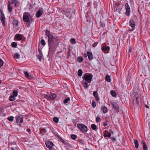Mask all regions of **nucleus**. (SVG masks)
<instances>
[{
  "label": "nucleus",
  "mask_w": 150,
  "mask_h": 150,
  "mask_svg": "<svg viewBox=\"0 0 150 150\" xmlns=\"http://www.w3.org/2000/svg\"><path fill=\"white\" fill-rule=\"evenodd\" d=\"M93 77V75L90 73H86L83 76V79L85 81L82 82V84L85 88H88V83H91Z\"/></svg>",
  "instance_id": "f257e3e1"
},
{
  "label": "nucleus",
  "mask_w": 150,
  "mask_h": 150,
  "mask_svg": "<svg viewBox=\"0 0 150 150\" xmlns=\"http://www.w3.org/2000/svg\"><path fill=\"white\" fill-rule=\"evenodd\" d=\"M48 37V42L49 48H55L57 45V39L51 34L49 35Z\"/></svg>",
  "instance_id": "f03ea898"
},
{
  "label": "nucleus",
  "mask_w": 150,
  "mask_h": 150,
  "mask_svg": "<svg viewBox=\"0 0 150 150\" xmlns=\"http://www.w3.org/2000/svg\"><path fill=\"white\" fill-rule=\"evenodd\" d=\"M77 127L82 133H86L88 131L87 127L83 124H78Z\"/></svg>",
  "instance_id": "7ed1b4c3"
},
{
  "label": "nucleus",
  "mask_w": 150,
  "mask_h": 150,
  "mask_svg": "<svg viewBox=\"0 0 150 150\" xmlns=\"http://www.w3.org/2000/svg\"><path fill=\"white\" fill-rule=\"evenodd\" d=\"M57 97V95L53 93H50L49 95H44V97L47 99L50 100H53L55 99Z\"/></svg>",
  "instance_id": "20e7f679"
},
{
  "label": "nucleus",
  "mask_w": 150,
  "mask_h": 150,
  "mask_svg": "<svg viewBox=\"0 0 150 150\" xmlns=\"http://www.w3.org/2000/svg\"><path fill=\"white\" fill-rule=\"evenodd\" d=\"M129 25L132 28V29L129 30V31H131L134 30L135 27V22L133 20H131L129 22Z\"/></svg>",
  "instance_id": "39448f33"
},
{
  "label": "nucleus",
  "mask_w": 150,
  "mask_h": 150,
  "mask_svg": "<svg viewBox=\"0 0 150 150\" xmlns=\"http://www.w3.org/2000/svg\"><path fill=\"white\" fill-rule=\"evenodd\" d=\"M125 9L126 11L125 12L126 15L128 16L130 14V8L128 3H126L125 4Z\"/></svg>",
  "instance_id": "423d86ee"
},
{
  "label": "nucleus",
  "mask_w": 150,
  "mask_h": 150,
  "mask_svg": "<svg viewBox=\"0 0 150 150\" xmlns=\"http://www.w3.org/2000/svg\"><path fill=\"white\" fill-rule=\"evenodd\" d=\"M23 20L24 21L28 22L29 21V18L28 13H25L23 14Z\"/></svg>",
  "instance_id": "0eeeda50"
},
{
  "label": "nucleus",
  "mask_w": 150,
  "mask_h": 150,
  "mask_svg": "<svg viewBox=\"0 0 150 150\" xmlns=\"http://www.w3.org/2000/svg\"><path fill=\"white\" fill-rule=\"evenodd\" d=\"M45 144L46 146L50 149L52 148L53 146V144L52 142L50 141H47L45 142Z\"/></svg>",
  "instance_id": "6e6552de"
},
{
  "label": "nucleus",
  "mask_w": 150,
  "mask_h": 150,
  "mask_svg": "<svg viewBox=\"0 0 150 150\" xmlns=\"http://www.w3.org/2000/svg\"><path fill=\"white\" fill-rule=\"evenodd\" d=\"M112 107L115 109L118 110L119 109V107L118 104L115 102H111Z\"/></svg>",
  "instance_id": "1a4fd4ad"
},
{
  "label": "nucleus",
  "mask_w": 150,
  "mask_h": 150,
  "mask_svg": "<svg viewBox=\"0 0 150 150\" xmlns=\"http://www.w3.org/2000/svg\"><path fill=\"white\" fill-rule=\"evenodd\" d=\"M25 76L26 78L28 79H32L33 77V75L31 74H29L27 72L25 71L24 73Z\"/></svg>",
  "instance_id": "9d476101"
},
{
  "label": "nucleus",
  "mask_w": 150,
  "mask_h": 150,
  "mask_svg": "<svg viewBox=\"0 0 150 150\" xmlns=\"http://www.w3.org/2000/svg\"><path fill=\"white\" fill-rule=\"evenodd\" d=\"M13 9V8L11 6V2L10 1H8V11L11 13Z\"/></svg>",
  "instance_id": "9b49d317"
},
{
  "label": "nucleus",
  "mask_w": 150,
  "mask_h": 150,
  "mask_svg": "<svg viewBox=\"0 0 150 150\" xmlns=\"http://www.w3.org/2000/svg\"><path fill=\"white\" fill-rule=\"evenodd\" d=\"M93 95L95 98L96 100V101H98L99 100L98 93L97 91H94L93 93Z\"/></svg>",
  "instance_id": "f8f14e48"
},
{
  "label": "nucleus",
  "mask_w": 150,
  "mask_h": 150,
  "mask_svg": "<svg viewBox=\"0 0 150 150\" xmlns=\"http://www.w3.org/2000/svg\"><path fill=\"white\" fill-rule=\"evenodd\" d=\"M43 13V10H39L37 12L36 15V16L38 18L40 17Z\"/></svg>",
  "instance_id": "ddd939ff"
},
{
  "label": "nucleus",
  "mask_w": 150,
  "mask_h": 150,
  "mask_svg": "<svg viewBox=\"0 0 150 150\" xmlns=\"http://www.w3.org/2000/svg\"><path fill=\"white\" fill-rule=\"evenodd\" d=\"M108 131L105 130V133L103 134V136L104 137H110L111 136V133H108Z\"/></svg>",
  "instance_id": "4468645a"
},
{
  "label": "nucleus",
  "mask_w": 150,
  "mask_h": 150,
  "mask_svg": "<svg viewBox=\"0 0 150 150\" xmlns=\"http://www.w3.org/2000/svg\"><path fill=\"white\" fill-rule=\"evenodd\" d=\"M87 53L88 56V59L90 60H92L93 59V56L92 52H87Z\"/></svg>",
  "instance_id": "2eb2a0df"
},
{
  "label": "nucleus",
  "mask_w": 150,
  "mask_h": 150,
  "mask_svg": "<svg viewBox=\"0 0 150 150\" xmlns=\"http://www.w3.org/2000/svg\"><path fill=\"white\" fill-rule=\"evenodd\" d=\"M101 110L104 113H106L108 111L107 108L105 106H102L101 108Z\"/></svg>",
  "instance_id": "dca6fc26"
},
{
  "label": "nucleus",
  "mask_w": 150,
  "mask_h": 150,
  "mask_svg": "<svg viewBox=\"0 0 150 150\" xmlns=\"http://www.w3.org/2000/svg\"><path fill=\"white\" fill-rule=\"evenodd\" d=\"M102 50L103 51H108L110 50V47L108 46H106V47L103 46L101 48Z\"/></svg>",
  "instance_id": "f3484780"
},
{
  "label": "nucleus",
  "mask_w": 150,
  "mask_h": 150,
  "mask_svg": "<svg viewBox=\"0 0 150 150\" xmlns=\"http://www.w3.org/2000/svg\"><path fill=\"white\" fill-rule=\"evenodd\" d=\"M0 20L2 22L3 25L4 26H5L6 25L5 23V21H6L5 18H0Z\"/></svg>",
  "instance_id": "a211bd4d"
},
{
  "label": "nucleus",
  "mask_w": 150,
  "mask_h": 150,
  "mask_svg": "<svg viewBox=\"0 0 150 150\" xmlns=\"http://www.w3.org/2000/svg\"><path fill=\"white\" fill-rule=\"evenodd\" d=\"M105 80L108 82H110L111 81L110 76L108 75H107L105 78Z\"/></svg>",
  "instance_id": "6ab92c4d"
},
{
  "label": "nucleus",
  "mask_w": 150,
  "mask_h": 150,
  "mask_svg": "<svg viewBox=\"0 0 150 150\" xmlns=\"http://www.w3.org/2000/svg\"><path fill=\"white\" fill-rule=\"evenodd\" d=\"M0 18H5L4 13H3L1 9L0 10Z\"/></svg>",
  "instance_id": "aec40b11"
},
{
  "label": "nucleus",
  "mask_w": 150,
  "mask_h": 150,
  "mask_svg": "<svg viewBox=\"0 0 150 150\" xmlns=\"http://www.w3.org/2000/svg\"><path fill=\"white\" fill-rule=\"evenodd\" d=\"M15 97L11 95L9 97V100L11 101H13L15 99Z\"/></svg>",
  "instance_id": "412c9836"
},
{
  "label": "nucleus",
  "mask_w": 150,
  "mask_h": 150,
  "mask_svg": "<svg viewBox=\"0 0 150 150\" xmlns=\"http://www.w3.org/2000/svg\"><path fill=\"white\" fill-rule=\"evenodd\" d=\"M143 142V148L144 150H147V146L146 144L143 141L142 142Z\"/></svg>",
  "instance_id": "4be33fe9"
},
{
  "label": "nucleus",
  "mask_w": 150,
  "mask_h": 150,
  "mask_svg": "<svg viewBox=\"0 0 150 150\" xmlns=\"http://www.w3.org/2000/svg\"><path fill=\"white\" fill-rule=\"evenodd\" d=\"M134 143L135 144V147L136 148H138L139 147V144L138 141L137 140H135L134 141Z\"/></svg>",
  "instance_id": "5701e85b"
},
{
  "label": "nucleus",
  "mask_w": 150,
  "mask_h": 150,
  "mask_svg": "<svg viewBox=\"0 0 150 150\" xmlns=\"http://www.w3.org/2000/svg\"><path fill=\"white\" fill-rule=\"evenodd\" d=\"M110 93L112 96L114 97H115L117 95L115 92L113 90L111 91L110 92Z\"/></svg>",
  "instance_id": "b1692460"
},
{
  "label": "nucleus",
  "mask_w": 150,
  "mask_h": 150,
  "mask_svg": "<svg viewBox=\"0 0 150 150\" xmlns=\"http://www.w3.org/2000/svg\"><path fill=\"white\" fill-rule=\"evenodd\" d=\"M70 42L72 44H75L76 42V40L74 38H72L70 40Z\"/></svg>",
  "instance_id": "393cba45"
},
{
  "label": "nucleus",
  "mask_w": 150,
  "mask_h": 150,
  "mask_svg": "<svg viewBox=\"0 0 150 150\" xmlns=\"http://www.w3.org/2000/svg\"><path fill=\"white\" fill-rule=\"evenodd\" d=\"M92 129L94 130H96L97 129L96 126L94 124H92L91 126Z\"/></svg>",
  "instance_id": "a878e982"
},
{
  "label": "nucleus",
  "mask_w": 150,
  "mask_h": 150,
  "mask_svg": "<svg viewBox=\"0 0 150 150\" xmlns=\"http://www.w3.org/2000/svg\"><path fill=\"white\" fill-rule=\"evenodd\" d=\"M13 24L14 25L17 26L18 25V20L13 19Z\"/></svg>",
  "instance_id": "bb28decb"
},
{
  "label": "nucleus",
  "mask_w": 150,
  "mask_h": 150,
  "mask_svg": "<svg viewBox=\"0 0 150 150\" xmlns=\"http://www.w3.org/2000/svg\"><path fill=\"white\" fill-rule=\"evenodd\" d=\"M82 73L83 72L82 71L81 69H79L78 70V75L79 76H81L82 75Z\"/></svg>",
  "instance_id": "cd10ccee"
},
{
  "label": "nucleus",
  "mask_w": 150,
  "mask_h": 150,
  "mask_svg": "<svg viewBox=\"0 0 150 150\" xmlns=\"http://www.w3.org/2000/svg\"><path fill=\"white\" fill-rule=\"evenodd\" d=\"M14 58L16 59L19 58V54L18 53H16L14 54Z\"/></svg>",
  "instance_id": "c85d7f7f"
},
{
  "label": "nucleus",
  "mask_w": 150,
  "mask_h": 150,
  "mask_svg": "<svg viewBox=\"0 0 150 150\" xmlns=\"http://www.w3.org/2000/svg\"><path fill=\"white\" fill-rule=\"evenodd\" d=\"M71 137L72 139L75 140L76 138H77V137L76 135L75 134H72L71 135Z\"/></svg>",
  "instance_id": "c756f323"
},
{
  "label": "nucleus",
  "mask_w": 150,
  "mask_h": 150,
  "mask_svg": "<svg viewBox=\"0 0 150 150\" xmlns=\"http://www.w3.org/2000/svg\"><path fill=\"white\" fill-rule=\"evenodd\" d=\"M77 60L79 62H81L83 61V59L82 57H79L78 58Z\"/></svg>",
  "instance_id": "7c9ffc66"
},
{
  "label": "nucleus",
  "mask_w": 150,
  "mask_h": 150,
  "mask_svg": "<svg viewBox=\"0 0 150 150\" xmlns=\"http://www.w3.org/2000/svg\"><path fill=\"white\" fill-rule=\"evenodd\" d=\"M53 121L55 123H57L58 122L59 119L58 118L56 117H54L53 119Z\"/></svg>",
  "instance_id": "2f4dec72"
},
{
  "label": "nucleus",
  "mask_w": 150,
  "mask_h": 150,
  "mask_svg": "<svg viewBox=\"0 0 150 150\" xmlns=\"http://www.w3.org/2000/svg\"><path fill=\"white\" fill-rule=\"evenodd\" d=\"M17 45L16 43L15 42H13L11 43V46L13 47H16Z\"/></svg>",
  "instance_id": "473e14b6"
},
{
  "label": "nucleus",
  "mask_w": 150,
  "mask_h": 150,
  "mask_svg": "<svg viewBox=\"0 0 150 150\" xmlns=\"http://www.w3.org/2000/svg\"><path fill=\"white\" fill-rule=\"evenodd\" d=\"M70 99L69 97H68L66 99H65L64 101V103L65 104L67 103H68V102L70 100Z\"/></svg>",
  "instance_id": "72a5a7b5"
},
{
  "label": "nucleus",
  "mask_w": 150,
  "mask_h": 150,
  "mask_svg": "<svg viewBox=\"0 0 150 150\" xmlns=\"http://www.w3.org/2000/svg\"><path fill=\"white\" fill-rule=\"evenodd\" d=\"M13 116L9 117L7 118L8 120L10 122H12L13 120Z\"/></svg>",
  "instance_id": "f704fd0d"
},
{
  "label": "nucleus",
  "mask_w": 150,
  "mask_h": 150,
  "mask_svg": "<svg viewBox=\"0 0 150 150\" xmlns=\"http://www.w3.org/2000/svg\"><path fill=\"white\" fill-rule=\"evenodd\" d=\"M92 105L93 108H95L96 106V103L94 100H93L92 101Z\"/></svg>",
  "instance_id": "c9c22d12"
},
{
  "label": "nucleus",
  "mask_w": 150,
  "mask_h": 150,
  "mask_svg": "<svg viewBox=\"0 0 150 150\" xmlns=\"http://www.w3.org/2000/svg\"><path fill=\"white\" fill-rule=\"evenodd\" d=\"M13 96H16L18 95V91H17L14 90L13 91Z\"/></svg>",
  "instance_id": "e433bc0d"
},
{
  "label": "nucleus",
  "mask_w": 150,
  "mask_h": 150,
  "mask_svg": "<svg viewBox=\"0 0 150 150\" xmlns=\"http://www.w3.org/2000/svg\"><path fill=\"white\" fill-rule=\"evenodd\" d=\"M16 122L17 123V124L18 125V123L19 122V115H18V116H16Z\"/></svg>",
  "instance_id": "4c0bfd02"
},
{
  "label": "nucleus",
  "mask_w": 150,
  "mask_h": 150,
  "mask_svg": "<svg viewBox=\"0 0 150 150\" xmlns=\"http://www.w3.org/2000/svg\"><path fill=\"white\" fill-rule=\"evenodd\" d=\"M41 43L42 45L43 46H44L45 45V41L42 39L41 40Z\"/></svg>",
  "instance_id": "58836bf2"
},
{
  "label": "nucleus",
  "mask_w": 150,
  "mask_h": 150,
  "mask_svg": "<svg viewBox=\"0 0 150 150\" xmlns=\"http://www.w3.org/2000/svg\"><path fill=\"white\" fill-rule=\"evenodd\" d=\"M22 40V41H23L24 40V39L23 38V36L21 35V34H19V40ZM22 41H21V42Z\"/></svg>",
  "instance_id": "ea45409f"
},
{
  "label": "nucleus",
  "mask_w": 150,
  "mask_h": 150,
  "mask_svg": "<svg viewBox=\"0 0 150 150\" xmlns=\"http://www.w3.org/2000/svg\"><path fill=\"white\" fill-rule=\"evenodd\" d=\"M100 117H97L96 118V122H100Z\"/></svg>",
  "instance_id": "a19ab883"
},
{
  "label": "nucleus",
  "mask_w": 150,
  "mask_h": 150,
  "mask_svg": "<svg viewBox=\"0 0 150 150\" xmlns=\"http://www.w3.org/2000/svg\"><path fill=\"white\" fill-rule=\"evenodd\" d=\"M3 64V61L1 59H0V68H1V66Z\"/></svg>",
  "instance_id": "79ce46f5"
},
{
  "label": "nucleus",
  "mask_w": 150,
  "mask_h": 150,
  "mask_svg": "<svg viewBox=\"0 0 150 150\" xmlns=\"http://www.w3.org/2000/svg\"><path fill=\"white\" fill-rule=\"evenodd\" d=\"M98 44V42H95L93 44L92 46L94 47H95Z\"/></svg>",
  "instance_id": "37998d69"
},
{
  "label": "nucleus",
  "mask_w": 150,
  "mask_h": 150,
  "mask_svg": "<svg viewBox=\"0 0 150 150\" xmlns=\"http://www.w3.org/2000/svg\"><path fill=\"white\" fill-rule=\"evenodd\" d=\"M45 132V130L44 129H42L40 130V132L42 134H43V133H44Z\"/></svg>",
  "instance_id": "c03bdc74"
},
{
  "label": "nucleus",
  "mask_w": 150,
  "mask_h": 150,
  "mask_svg": "<svg viewBox=\"0 0 150 150\" xmlns=\"http://www.w3.org/2000/svg\"><path fill=\"white\" fill-rule=\"evenodd\" d=\"M46 34L47 36H48L50 34V33L49 31L48 30H47L46 31Z\"/></svg>",
  "instance_id": "a18cd8bd"
},
{
  "label": "nucleus",
  "mask_w": 150,
  "mask_h": 150,
  "mask_svg": "<svg viewBox=\"0 0 150 150\" xmlns=\"http://www.w3.org/2000/svg\"><path fill=\"white\" fill-rule=\"evenodd\" d=\"M19 5V3L18 2V1H17L16 2V3L14 4V6H15L16 7Z\"/></svg>",
  "instance_id": "49530a36"
},
{
  "label": "nucleus",
  "mask_w": 150,
  "mask_h": 150,
  "mask_svg": "<svg viewBox=\"0 0 150 150\" xmlns=\"http://www.w3.org/2000/svg\"><path fill=\"white\" fill-rule=\"evenodd\" d=\"M27 131L29 133V134H30L31 133V131L30 129V128H28L27 129Z\"/></svg>",
  "instance_id": "de8ad7c7"
},
{
  "label": "nucleus",
  "mask_w": 150,
  "mask_h": 150,
  "mask_svg": "<svg viewBox=\"0 0 150 150\" xmlns=\"http://www.w3.org/2000/svg\"><path fill=\"white\" fill-rule=\"evenodd\" d=\"M16 2L17 1L16 0H12L11 3V4H13L14 3H16Z\"/></svg>",
  "instance_id": "09e8293b"
},
{
  "label": "nucleus",
  "mask_w": 150,
  "mask_h": 150,
  "mask_svg": "<svg viewBox=\"0 0 150 150\" xmlns=\"http://www.w3.org/2000/svg\"><path fill=\"white\" fill-rule=\"evenodd\" d=\"M132 50V47H129V52H131Z\"/></svg>",
  "instance_id": "8fccbe9b"
},
{
  "label": "nucleus",
  "mask_w": 150,
  "mask_h": 150,
  "mask_svg": "<svg viewBox=\"0 0 150 150\" xmlns=\"http://www.w3.org/2000/svg\"><path fill=\"white\" fill-rule=\"evenodd\" d=\"M15 37L17 38H19V34L16 35Z\"/></svg>",
  "instance_id": "3c124183"
},
{
  "label": "nucleus",
  "mask_w": 150,
  "mask_h": 150,
  "mask_svg": "<svg viewBox=\"0 0 150 150\" xmlns=\"http://www.w3.org/2000/svg\"><path fill=\"white\" fill-rule=\"evenodd\" d=\"M103 125L105 126H106L108 125V124L105 122H104L103 123Z\"/></svg>",
  "instance_id": "603ef678"
},
{
  "label": "nucleus",
  "mask_w": 150,
  "mask_h": 150,
  "mask_svg": "<svg viewBox=\"0 0 150 150\" xmlns=\"http://www.w3.org/2000/svg\"><path fill=\"white\" fill-rule=\"evenodd\" d=\"M42 58V57L41 56H38V59L40 60L41 61Z\"/></svg>",
  "instance_id": "864d4df0"
},
{
  "label": "nucleus",
  "mask_w": 150,
  "mask_h": 150,
  "mask_svg": "<svg viewBox=\"0 0 150 150\" xmlns=\"http://www.w3.org/2000/svg\"><path fill=\"white\" fill-rule=\"evenodd\" d=\"M19 120L21 123H22L23 122V120L21 117H19Z\"/></svg>",
  "instance_id": "5fc2aeb1"
},
{
  "label": "nucleus",
  "mask_w": 150,
  "mask_h": 150,
  "mask_svg": "<svg viewBox=\"0 0 150 150\" xmlns=\"http://www.w3.org/2000/svg\"><path fill=\"white\" fill-rule=\"evenodd\" d=\"M66 16L67 17H68V16H67V15H68V16H69L70 15V16L71 15V14H70V12H69V13H66Z\"/></svg>",
  "instance_id": "6e6d98bb"
},
{
  "label": "nucleus",
  "mask_w": 150,
  "mask_h": 150,
  "mask_svg": "<svg viewBox=\"0 0 150 150\" xmlns=\"http://www.w3.org/2000/svg\"><path fill=\"white\" fill-rule=\"evenodd\" d=\"M50 150H57V149L54 148H52L50 149Z\"/></svg>",
  "instance_id": "4d7b16f0"
},
{
  "label": "nucleus",
  "mask_w": 150,
  "mask_h": 150,
  "mask_svg": "<svg viewBox=\"0 0 150 150\" xmlns=\"http://www.w3.org/2000/svg\"><path fill=\"white\" fill-rule=\"evenodd\" d=\"M110 132L112 134H113V131L112 129L110 130Z\"/></svg>",
  "instance_id": "13d9d810"
},
{
  "label": "nucleus",
  "mask_w": 150,
  "mask_h": 150,
  "mask_svg": "<svg viewBox=\"0 0 150 150\" xmlns=\"http://www.w3.org/2000/svg\"><path fill=\"white\" fill-rule=\"evenodd\" d=\"M87 54H83V57H86L87 56Z\"/></svg>",
  "instance_id": "bf43d9fd"
},
{
  "label": "nucleus",
  "mask_w": 150,
  "mask_h": 150,
  "mask_svg": "<svg viewBox=\"0 0 150 150\" xmlns=\"http://www.w3.org/2000/svg\"><path fill=\"white\" fill-rule=\"evenodd\" d=\"M112 140H113V141H115V138H113V137H112Z\"/></svg>",
  "instance_id": "052dcab7"
},
{
  "label": "nucleus",
  "mask_w": 150,
  "mask_h": 150,
  "mask_svg": "<svg viewBox=\"0 0 150 150\" xmlns=\"http://www.w3.org/2000/svg\"><path fill=\"white\" fill-rule=\"evenodd\" d=\"M136 99L137 100L138 99V97H136ZM137 103H139V102H138L137 101Z\"/></svg>",
  "instance_id": "680f3d73"
},
{
  "label": "nucleus",
  "mask_w": 150,
  "mask_h": 150,
  "mask_svg": "<svg viewBox=\"0 0 150 150\" xmlns=\"http://www.w3.org/2000/svg\"><path fill=\"white\" fill-rule=\"evenodd\" d=\"M11 150H15L13 147H11Z\"/></svg>",
  "instance_id": "e2e57ef3"
},
{
  "label": "nucleus",
  "mask_w": 150,
  "mask_h": 150,
  "mask_svg": "<svg viewBox=\"0 0 150 150\" xmlns=\"http://www.w3.org/2000/svg\"><path fill=\"white\" fill-rule=\"evenodd\" d=\"M146 108H149V106H148L147 105H146Z\"/></svg>",
  "instance_id": "0e129e2a"
},
{
  "label": "nucleus",
  "mask_w": 150,
  "mask_h": 150,
  "mask_svg": "<svg viewBox=\"0 0 150 150\" xmlns=\"http://www.w3.org/2000/svg\"><path fill=\"white\" fill-rule=\"evenodd\" d=\"M1 80H0V84H1Z\"/></svg>",
  "instance_id": "69168bd1"
}]
</instances>
